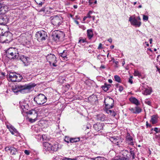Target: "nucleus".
Here are the masks:
<instances>
[{"mask_svg": "<svg viewBox=\"0 0 160 160\" xmlns=\"http://www.w3.org/2000/svg\"><path fill=\"white\" fill-rule=\"evenodd\" d=\"M85 42H87L86 41V39H82V38H79V42L78 43H83Z\"/></svg>", "mask_w": 160, "mask_h": 160, "instance_id": "38", "label": "nucleus"}, {"mask_svg": "<svg viewBox=\"0 0 160 160\" xmlns=\"http://www.w3.org/2000/svg\"><path fill=\"white\" fill-rule=\"evenodd\" d=\"M101 56H103L102 55H101L100 54H99V55H98L97 57V58L98 59H99L100 60L101 59L100 57Z\"/></svg>", "mask_w": 160, "mask_h": 160, "instance_id": "64", "label": "nucleus"}, {"mask_svg": "<svg viewBox=\"0 0 160 160\" xmlns=\"http://www.w3.org/2000/svg\"><path fill=\"white\" fill-rule=\"evenodd\" d=\"M46 136L45 135H42V137L40 136V140H41V139L42 138V141H44L45 140H46Z\"/></svg>", "mask_w": 160, "mask_h": 160, "instance_id": "46", "label": "nucleus"}, {"mask_svg": "<svg viewBox=\"0 0 160 160\" xmlns=\"http://www.w3.org/2000/svg\"><path fill=\"white\" fill-rule=\"evenodd\" d=\"M93 12L92 11H89L88 13H87V16H86V17H87V18H91V16L90 15Z\"/></svg>", "mask_w": 160, "mask_h": 160, "instance_id": "42", "label": "nucleus"}, {"mask_svg": "<svg viewBox=\"0 0 160 160\" xmlns=\"http://www.w3.org/2000/svg\"><path fill=\"white\" fill-rule=\"evenodd\" d=\"M77 160V158H75L72 159V158H64L63 159H62L61 160Z\"/></svg>", "mask_w": 160, "mask_h": 160, "instance_id": "47", "label": "nucleus"}, {"mask_svg": "<svg viewBox=\"0 0 160 160\" xmlns=\"http://www.w3.org/2000/svg\"><path fill=\"white\" fill-rule=\"evenodd\" d=\"M2 32H2L3 35H2V36H6V35L7 34H8V35H9V36H12V35L10 32H6L3 29V30L2 31Z\"/></svg>", "mask_w": 160, "mask_h": 160, "instance_id": "41", "label": "nucleus"}, {"mask_svg": "<svg viewBox=\"0 0 160 160\" xmlns=\"http://www.w3.org/2000/svg\"><path fill=\"white\" fill-rule=\"evenodd\" d=\"M4 9V5L0 2V14L2 13V11Z\"/></svg>", "mask_w": 160, "mask_h": 160, "instance_id": "39", "label": "nucleus"}, {"mask_svg": "<svg viewBox=\"0 0 160 160\" xmlns=\"http://www.w3.org/2000/svg\"><path fill=\"white\" fill-rule=\"evenodd\" d=\"M123 90V88L122 86H119L118 87V90L120 92H122Z\"/></svg>", "mask_w": 160, "mask_h": 160, "instance_id": "50", "label": "nucleus"}, {"mask_svg": "<svg viewBox=\"0 0 160 160\" xmlns=\"http://www.w3.org/2000/svg\"><path fill=\"white\" fill-rule=\"evenodd\" d=\"M81 28H82L83 30H84L86 29V28L83 25H82L79 26Z\"/></svg>", "mask_w": 160, "mask_h": 160, "instance_id": "56", "label": "nucleus"}, {"mask_svg": "<svg viewBox=\"0 0 160 160\" xmlns=\"http://www.w3.org/2000/svg\"><path fill=\"white\" fill-rule=\"evenodd\" d=\"M158 117L157 114L152 115L151 117L150 122L152 124H156L158 122Z\"/></svg>", "mask_w": 160, "mask_h": 160, "instance_id": "21", "label": "nucleus"}, {"mask_svg": "<svg viewBox=\"0 0 160 160\" xmlns=\"http://www.w3.org/2000/svg\"><path fill=\"white\" fill-rule=\"evenodd\" d=\"M105 112L107 113L112 116H115L116 114L115 112L113 111H112L108 109H105Z\"/></svg>", "mask_w": 160, "mask_h": 160, "instance_id": "28", "label": "nucleus"}, {"mask_svg": "<svg viewBox=\"0 0 160 160\" xmlns=\"http://www.w3.org/2000/svg\"><path fill=\"white\" fill-rule=\"evenodd\" d=\"M24 152L27 155H28L30 154V152L29 151L27 150H25L24 151Z\"/></svg>", "mask_w": 160, "mask_h": 160, "instance_id": "55", "label": "nucleus"}, {"mask_svg": "<svg viewBox=\"0 0 160 160\" xmlns=\"http://www.w3.org/2000/svg\"><path fill=\"white\" fill-rule=\"evenodd\" d=\"M35 2L37 3L39 7H41L42 4L45 2V0H34Z\"/></svg>", "mask_w": 160, "mask_h": 160, "instance_id": "33", "label": "nucleus"}, {"mask_svg": "<svg viewBox=\"0 0 160 160\" xmlns=\"http://www.w3.org/2000/svg\"><path fill=\"white\" fill-rule=\"evenodd\" d=\"M88 100L90 102H95L97 100V97L95 95L93 94L88 98Z\"/></svg>", "mask_w": 160, "mask_h": 160, "instance_id": "27", "label": "nucleus"}, {"mask_svg": "<svg viewBox=\"0 0 160 160\" xmlns=\"http://www.w3.org/2000/svg\"><path fill=\"white\" fill-rule=\"evenodd\" d=\"M7 128L9 130L10 132L12 135H14L16 136L18 135L19 133L17 129L12 125L11 124L6 125Z\"/></svg>", "mask_w": 160, "mask_h": 160, "instance_id": "13", "label": "nucleus"}, {"mask_svg": "<svg viewBox=\"0 0 160 160\" xmlns=\"http://www.w3.org/2000/svg\"><path fill=\"white\" fill-rule=\"evenodd\" d=\"M146 125L147 127H151L152 126L151 125L148 124V121H147L146 122Z\"/></svg>", "mask_w": 160, "mask_h": 160, "instance_id": "58", "label": "nucleus"}, {"mask_svg": "<svg viewBox=\"0 0 160 160\" xmlns=\"http://www.w3.org/2000/svg\"><path fill=\"white\" fill-rule=\"evenodd\" d=\"M52 24L56 27H58L62 22V18L61 17L54 16L51 17Z\"/></svg>", "mask_w": 160, "mask_h": 160, "instance_id": "8", "label": "nucleus"}, {"mask_svg": "<svg viewBox=\"0 0 160 160\" xmlns=\"http://www.w3.org/2000/svg\"><path fill=\"white\" fill-rule=\"evenodd\" d=\"M93 0H89L88 2L89 3V5H91L92 3H93Z\"/></svg>", "mask_w": 160, "mask_h": 160, "instance_id": "61", "label": "nucleus"}, {"mask_svg": "<svg viewBox=\"0 0 160 160\" xmlns=\"http://www.w3.org/2000/svg\"><path fill=\"white\" fill-rule=\"evenodd\" d=\"M7 78L8 80L12 82L20 81L22 77L21 75L16 73L15 72H11L7 75Z\"/></svg>", "mask_w": 160, "mask_h": 160, "instance_id": "3", "label": "nucleus"}, {"mask_svg": "<svg viewBox=\"0 0 160 160\" xmlns=\"http://www.w3.org/2000/svg\"><path fill=\"white\" fill-rule=\"evenodd\" d=\"M129 109L130 111L133 113V112H134L135 111V108H129Z\"/></svg>", "mask_w": 160, "mask_h": 160, "instance_id": "53", "label": "nucleus"}, {"mask_svg": "<svg viewBox=\"0 0 160 160\" xmlns=\"http://www.w3.org/2000/svg\"><path fill=\"white\" fill-rule=\"evenodd\" d=\"M128 137L131 138L132 137L130 135V134L128 132L126 136V138H128Z\"/></svg>", "mask_w": 160, "mask_h": 160, "instance_id": "60", "label": "nucleus"}, {"mask_svg": "<svg viewBox=\"0 0 160 160\" xmlns=\"http://www.w3.org/2000/svg\"><path fill=\"white\" fill-rule=\"evenodd\" d=\"M50 148H51V152L57 151L58 148V143L57 142H55L53 144H51Z\"/></svg>", "mask_w": 160, "mask_h": 160, "instance_id": "23", "label": "nucleus"}, {"mask_svg": "<svg viewBox=\"0 0 160 160\" xmlns=\"http://www.w3.org/2000/svg\"><path fill=\"white\" fill-rule=\"evenodd\" d=\"M36 85L34 83H30L23 85L17 84L13 87L12 90L15 94H17L19 92L22 93H28L33 89Z\"/></svg>", "mask_w": 160, "mask_h": 160, "instance_id": "1", "label": "nucleus"}, {"mask_svg": "<svg viewBox=\"0 0 160 160\" xmlns=\"http://www.w3.org/2000/svg\"><path fill=\"white\" fill-rule=\"evenodd\" d=\"M129 21L132 25L136 27H139L141 25V22L138 21L135 17L132 18L130 17L129 18Z\"/></svg>", "mask_w": 160, "mask_h": 160, "instance_id": "12", "label": "nucleus"}, {"mask_svg": "<svg viewBox=\"0 0 160 160\" xmlns=\"http://www.w3.org/2000/svg\"><path fill=\"white\" fill-rule=\"evenodd\" d=\"M80 138H71V143H73L78 142L80 141Z\"/></svg>", "mask_w": 160, "mask_h": 160, "instance_id": "36", "label": "nucleus"}, {"mask_svg": "<svg viewBox=\"0 0 160 160\" xmlns=\"http://www.w3.org/2000/svg\"><path fill=\"white\" fill-rule=\"evenodd\" d=\"M20 59L25 65H28V63L29 62V58L28 57L25 55H21L20 57Z\"/></svg>", "mask_w": 160, "mask_h": 160, "instance_id": "20", "label": "nucleus"}, {"mask_svg": "<svg viewBox=\"0 0 160 160\" xmlns=\"http://www.w3.org/2000/svg\"><path fill=\"white\" fill-rule=\"evenodd\" d=\"M20 107L24 111V109L28 110L29 108L28 105L27 104L23 103L22 104H20Z\"/></svg>", "mask_w": 160, "mask_h": 160, "instance_id": "29", "label": "nucleus"}, {"mask_svg": "<svg viewBox=\"0 0 160 160\" xmlns=\"http://www.w3.org/2000/svg\"><path fill=\"white\" fill-rule=\"evenodd\" d=\"M129 153L130 154V155L132 157V159H134L135 158V153L134 150L132 148L130 149L129 151Z\"/></svg>", "mask_w": 160, "mask_h": 160, "instance_id": "34", "label": "nucleus"}, {"mask_svg": "<svg viewBox=\"0 0 160 160\" xmlns=\"http://www.w3.org/2000/svg\"><path fill=\"white\" fill-rule=\"evenodd\" d=\"M97 158L98 159V160H102V159H103L104 158L102 157H97L95 158H94L92 159L95 160Z\"/></svg>", "mask_w": 160, "mask_h": 160, "instance_id": "51", "label": "nucleus"}, {"mask_svg": "<svg viewBox=\"0 0 160 160\" xmlns=\"http://www.w3.org/2000/svg\"><path fill=\"white\" fill-rule=\"evenodd\" d=\"M104 102L106 107L109 109L112 108L113 106L114 101L112 98L107 97L105 99Z\"/></svg>", "mask_w": 160, "mask_h": 160, "instance_id": "10", "label": "nucleus"}, {"mask_svg": "<svg viewBox=\"0 0 160 160\" xmlns=\"http://www.w3.org/2000/svg\"><path fill=\"white\" fill-rule=\"evenodd\" d=\"M46 59L51 66L52 65L54 67L57 66L56 64L57 62L56 57L54 54L50 53L48 55L46 56Z\"/></svg>", "mask_w": 160, "mask_h": 160, "instance_id": "9", "label": "nucleus"}, {"mask_svg": "<svg viewBox=\"0 0 160 160\" xmlns=\"http://www.w3.org/2000/svg\"><path fill=\"white\" fill-rule=\"evenodd\" d=\"M6 52V56L10 59H18L19 56L18 49L15 48H9Z\"/></svg>", "mask_w": 160, "mask_h": 160, "instance_id": "2", "label": "nucleus"}, {"mask_svg": "<svg viewBox=\"0 0 160 160\" xmlns=\"http://www.w3.org/2000/svg\"><path fill=\"white\" fill-rule=\"evenodd\" d=\"M107 83H105L104 85L102 86V89L105 92H107L108 90V88L107 87Z\"/></svg>", "mask_w": 160, "mask_h": 160, "instance_id": "37", "label": "nucleus"}, {"mask_svg": "<svg viewBox=\"0 0 160 160\" xmlns=\"http://www.w3.org/2000/svg\"><path fill=\"white\" fill-rule=\"evenodd\" d=\"M145 103L149 106L151 105V102L148 99H146L144 101Z\"/></svg>", "mask_w": 160, "mask_h": 160, "instance_id": "43", "label": "nucleus"}, {"mask_svg": "<svg viewBox=\"0 0 160 160\" xmlns=\"http://www.w3.org/2000/svg\"><path fill=\"white\" fill-rule=\"evenodd\" d=\"M115 81L118 82H121L122 81L121 78L118 75H115L114 76Z\"/></svg>", "mask_w": 160, "mask_h": 160, "instance_id": "35", "label": "nucleus"}, {"mask_svg": "<svg viewBox=\"0 0 160 160\" xmlns=\"http://www.w3.org/2000/svg\"><path fill=\"white\" fill-rule=\"evenodd\" d=\"M71 138L67 136H66L64 139L65 141L68 143H69V142H71Z\"/></svg>", "mask_w": 160, "mask_h": 160, "instance_id": "40", "label": "nucleus"}, {"mask_svg": "<svg viewBox=\"0 0 160 160\" xmlns=\"http://www.w3.org/2000/svg\"><path fill=\"white\" fill-rule=\"evenodd\" d=\"M126 142L129 145L132 146L134 145L133 139L132 137L126 138Z\"/></svg>", "mask_w": 160, "mask_h": 160, "instance_id": "25", "label": "nucleus"}, {"mask_svg": "<svg viewBox=\"0 0 160 160\" xmlns=\"http://www.w3.org/2000/svg\"><path fill=\"white\" fill-rule=\"evenodd\" d=\"M33 100L37 104L40 105L46 102L47 98L44 94L40 93L36 96Z\"/></svg>", "mask_w": 160, "mask_h": 160, "instance_id": "5", "label": "nucleus"}, {"mask_svg": "<svg viewBox=\"0 0 160 160\" xmlns=\"http://www.w3.org/2000/svg\"><path fill=\"white\" fill-rule=\"evenodd\" d=\"M131 157H132L130 155V153L129 151H128V153H127V155L126 157H125V158L128 159V160H129V159Z\"/></svg>", "mask_w": 160, "mask_h": 160, "instance_id": "44", "label": "nucleus"}, {"mask_svg": "<svg viewBox=\"0 0 160 160\" xmlns=\"http://www.w3.org/2000/svg\"><path fill=\"white\" fill-rule=\"evenodd\" d=\"M158 130L159 129L158 128H155L154 129V131L156 132L157 133H158Z\"/></svg>", "mask_w": 160, "mask_h": 160, "instance_id": "57", "label": "nucleus"}, {"mask_svg": "<svg viewBox=\"0 0 160 160\" xmlns=\"http://www.w3.org/2000/svg\"><path fill=\"white\" fill-rule=\"evenodd\" d=\"M104 124L103 123H97L93 125V128L97 131L102 132V130L103 129Z\"/></svg>", "mask_w": 160, "mask_h": 160, "instance_id": "18", "label": "nucleus"}, {"mask_svg": "<svg viewBox=\"0 0 160 160\" xmlns=\"http://www.w3.org/2000/svg\"><path fill=\"white\" fill-rule=\"evenodd\" d=\"M141 86H142V87L143 88V89H142V90H143L142 93L146 95H150L152 91V89L151 88L148 87L147 86H143L144 84L142 83Z\"/></svg>", "mask_w": 160, "mask_h": 160, "instance_id": "14", "label": "nucleus"}, {"mask_svg": "<svg viewBox=\"0 0 160 160\" xmlns=\"http://www.w3.org/2000/svg\"><path fill=\"white\" fill-rule=\"evenodd\" d=\"M38 109H32L27 112V114L29 115V120L31 122H33L37 120L38 116Z\"/></svg>", "mask_w": 160, "mask_h": 160, "instance_id": "4", "label": "nucleus"}, {"mask_svg": "<svg viewBox=\"0 0 160 160\" xmlns=\"http://www.w3.org/2000/svg\"><path fill=\"white\" fill-rule=\"evenodd\" d=\"M129 100L132 103L135 104L136 106H138L140 104V103L138 100L134 97H132L130 98Z\"/></svg>", "mask_w": 160, "mask_h": 160, "instance_id": "26", "label": "nucleus"}, {"mask_svg": "<svg viewBox=\"0 0 160 160\" xmlns=\"http://www.w3.org/2000/svg\"><path fill=\"white\" fill-rule=\"evenodd\" d=\"M51 143L47 142H44L43 143V150L44 151H48L51 152Z\"/></svg>", "mask_w": 160, "mask_h": 160, "instance_id": "19", "label": "nucleus"}, {"mask_svg": "<svg viewBox=\"0 0 160 160\" xmlns=\"http://www.w3.org/2000/svg\"><path fill=\"white\" fill-rule=\"evenodd\" d=\"M87 36L89 40L91 39L93 36V31L92 29H88L87 30Z\"/></svg>", "mask_w": 160, "mask_h": 160, "instance_id": "24", "label": "nucleus"}, {"mask_svg": "<svg viewBox=\"0 0 160 160\" xmlns=\"http://www.w3.org/2000/svg\"><path fill=\"white\" fill-rule=\"evenodd\" d=\"M128 153V150H125L123 151V153L122 154L123 156L124 157H126L127 155V153Z\"/></svg>", "mask_w": 160, "mask_h": 160, "instance_id": "48", "label": "nucleus"}, {"mask_svg": "<svg viewBox=\"0 0 160 160\" xmlns=\"http://www.w3.org/2000/svg\"><path fill=\"white\" fill-rule=\"evenodd\" d=\"M2 26H0V35H3V32H2V31L3 30V28L2 27Z\"/></svg>", "mask_w": 160, "mask_h": 160, "instance_id": "49", "label": "nucleus"}, {"mask_svg": "<svg viewBox=\"0 0 160 160\" xmlns=\"http://www.w3.org/2000/svg\"><path fill=\"white\" fill-rule=\"evenodd\" d=\"M64 33L59 30H56L52 32L53 39L56 42H59L64 36Z\"/></svg>", "mask_w": 160, "mask_h": 160, "instance_id": "6", "label": "nucleus"}, {"mask_svg": "<svg viewBox=\"0 0 160 160\" xmlns=\"http://www.w3.org/2000/svg\"><path fill=\"white\" fill-rule=\"evenodd\" d=\"M110 140L115 145L118 146L120 147V145L121 144L122 141L118 138H117L115 137H112L111 138Z\"/></svg>", "mask_w": 160, "mask_h": 160, "instance_id": "17", "label": "nucleus"}, {"mask_svg": "<svg viewBox=\"0 0 160 160\" xmlns=\"http://www.w3.org/2000/svg\"><path fill=\"white\" fill-rule=\"evenodd\" d=\"M148 17L147 16H146L144 15H143V20L144 21H148Z\"/></svg>", "mask_w": 160, "mask_h": 160, "instance_id": "45", "label": "nucleus"}, {"mask_svg": "<svg viewBox=\"0 0 160 160\" xmlns=\"http://www.w3.org/2000/svg\"><path fill=\"white\" fill-rule=\"evenodd\" d=\"M12 40V39H11V40H10L8 42V40L7 39L5 41H4L3 42H6V43L9 42H10Z\"/></svg>", "mask_w": 160, "mask_h": 160, "instance_id": "62", "label": "nucleus"}, {"mask_svg": "<svg viewBox=\"0 0 160 160\" xmlns=\"http://www.w3.org/2000/svg\"><path fill=\"white\" fill-rule=\"evenodd\" d=\"M35 37L37 40L40 42L45 40L47 38L48 36L46 32L43 30H41L36 32Z\"/></svg>", "mask_w": 160, "mask_h": 160, "instance_id": "7", "label": "nucleus"}, {"mask_svg": "<svg viewBox=\"0 0 160 160\" xmlns=\"http://www.w3.org/2000/svg\"><path fill=\"white\" fill-rule=\"evenodd\" d=\"M102 45L101 43H99V46L98 48V49H100L102 48Z\"/></svg>", "mask_w": 160, "mask_h": 160, "instance_id": "59", "label": "nucleus"}, {"mask_svg": "<svg viewBox=\"0 0 160 160\" xmlns=\"http://www.w3.org/2000/svg\"><path fill=\"white\" fill-rule=\"evenodd\" d=\"M128 82L131 84H132L133 83V81L132 79H129Z\"/></svg>", "mask_w": 160, "mask_h": 160, "instance_id": "63", "label": "nucleus"}, {"mask_svg": "<svg viewBox=\"0 0 160 160\" xmlns=\"http://www.w3.org/2000/svg\"><path fill=\"white\" fill-rule=\"evenodd\" d=\"M67 51L66 50H64L61 53L59 54V55L60 56L63 58L64 59H65L66 58H67Z\"/></svg>", "mask_w": 160, "mask_h": 160, "instance_id": "30", "label": "nucleus"}, {"mask_svg": "<svg viewBox=\"0 0 160 160\" xmlns=\"http://www.w3.org/2000/svg\"><path fill=\"white\" fill-rule=\"evenodd\" d=\"M20 42L22 45L28 48L31 46V42L30 41L28 40L25 37H24L22 38L20 40Z\"/></svg>", "mask_w": 160, "mask_h": 160, "instance_id": "16", "label": "nucleus"}, {"mask_svg": "<svg viewBox=\"0 0 160 160\" xmlns=\"http://www.w3.org/2000/svg\"><path fill=\"white\" fill-rule=\"evenodd\" d=\"M8 19L6 16L0 14V25H5L8 22Z\"/></svg>", "mask_w": 160, "mask_h": 160, "instance_id": "15", "label": "nucleus"}, {"mask_svg": "<svg viewBox=\"0 0 160 160\" xmlns=\"http://www.w3.org/2000/svg\"><path fill=\"white\" fill-rule=\"evenodd\" d=\"M6 152H9L10 154L12 155H16L18 154V151L17 149L12 146H7L4 148Z\"/></svg>", "mask_w": 160, "mask_h": 160, "instance_id": "11", "label": "nucleus"}, {"mask_svg": "<svg viewBox=\"0 0 160 160\" xmlns=\"http://www.w3.org/2000/svg\"><path fill=\"white\" fill-rule=\"evenodd\" d=\"M97 119L98 121L103 122L107 120V118L105 115L100 113L97 115Z\"/></svg>", "mask_w": 160, "mask_h": 160, "instance_id": "22", "label": "nucleus"}, {"mask_svg": "<svg viewBox=\"0 0 160 160\" xmlns=\"http://www.w3.org/2000/svg\"><path fill=\"white\" fill-rule=\"evenodd\" d=\"M45 8H43L41 9L39 11H38V12H44L45 11Z\"/></svg>", "mask_w": 160, "mask_h": 160, "instance_id": "54", "label": "nucleus"}, {"mask_svg": "<svg viewBox=\"0 0 160 160\" xmlns=\"http://www.w3.org/2000/svg\"><path fill=\"white\" fill-rule=\"evenodd\" d=\"M135 111L133 112V113L138 114L142 112V109L139 107L137 106L135 107Z\"/></svg>", "mask_w": 160, "mask_h": 160, "instance_id": "32", "label": "nucleus"}, {"mask_svg": "<svg viewBox=\"0 0 160 160\" xmlns=\"http://www.w3.org/2000/svg\"><path fill=\"white\" fill-rule=\"evenodd\" d=\"M134 75L135 76H138L139 78H143L142 76L141 73L137 70H135L134 71Z\"/></svg>", "mask_w": 160, "mask_h": 160, "instance_id": "31", "label": "nucleus"}, {"mask_svg": "<svg viewBox=\"0 0 160 160\" xmlns=\"http://www.w3.org/2000/svg\"><path fill=\"white\" fill-rule=\"evenodd\" d=\"M5 76L4 73L0 72V78H3Z\"/></svg>", "mask_w": 160, "mask_h": 160, "instance_id": "52", "label": "nucleus"}]
</instances>
